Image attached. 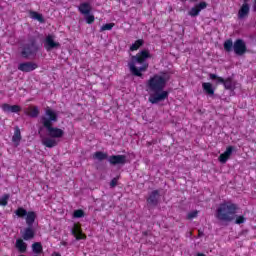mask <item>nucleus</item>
<instances>
[{
	"instance_id": "6",
	"label": "nucleus",
	"mask_w": 256,
	"mask_h": 256,
	"mask_svg": "<svg viewBox=\"0 0 256 256\" xmlns=\"http://www.w3.org/2000/svg\"><path fill=\"white\" fill-rule=\"evenodd\" d=\"M39 51V46L37 45V39L35 37H30L28 39V43L25 44L21 51V56L24 59L31 57V55H35Z\"/></svg>"
},
{
	"instance_id": "30",
	"label": "nucleus",
	"mask_w": 256,
	"mask_h": 256,
	"mask_svg": "<svg viewBox=\"0 0 256 256\" xmlns=\"http://www.w3.org/2000/svg\"><path fill=\"white\" fill-rule=\"evenodd\" d=\"M234 221H235L236 225H241V224L245 223V221H247V219L243 215L237 216V214H235Z\"/></svg>"
},
{
	"instance_id": "9",
	"label": "nucleus",
	"mask_w": 256,
	"mask_h": 256,
	"mask_svg": "<svg viewBox=\"0 0 256 256\" xmlns=\"http://www.w3.org/2000/svg\"><path fill=\"white\" fill-rule=\"evenodd\" d=\"M39 66L35 62H22L18 65V71H22V73H31V71H35Z\"/></svg>"
},
{
	"instance_id": "16",
	"label": "nucleus",
	"mask_w": 256,
	"mask_h": 256,
	"mask_svg": "<svg viewBox=\"0 0 256 256\" xmlns=\"http://www.w3.org/2000/svg\"><path fill=\"white\" fill-rule=\"evenodd\" d=\"M42 145L48 149H53V147H57V145H59V142H57L55 138H44L42 139Z\"/></svg>"
},
{
	"instance_id": "1",
	"label": "nucleus",
	"mask_w": 256,
	"mask_h": 256,
	"mask_svg": "<svg viewBox=\"0 0 256 256\" xmlns=\"http://www.w3.org/2000/svg\"><path fill=\"white\" fill-rule=\"evenodd\" d=\"M169 81V74L163 75L154 74L146 83L147 91L149 93L148 101L152 105H157L165 99H169V91L164 90Z\"/></svg>"
},
{
	"instance_id": "10",
	"label": "nucleus",
	"mask_w": 256,
	"mask_h": 256,
	"mask_svg": "<svg viewBox=\"0 0 256 256\" xmlns=\"http://www.w3.org/2000/svg\"><path fill=\"white\" fill-rule=\"evenodd\" d=\"M57 47H61V44L59 42H55L53 35L46 36L44 41V48L46 51L57 49Z\"/></svg>"
},
{
	"instance_id": "5",
	"label": "nucleus",
	"mask_w": 256,
	"mask_h": 256,
	"mask_svg": "<svg viewBox=\"0 0 256 256\" xmlns=\"http://www.w3.org/2000/svg\"><path fill=\"white\" fill-rule=\"evenodd\" d=\"M15 215L19 217L20 219H23V217H26V225H28L27 228L24 229V233L22 235L24 241H30V239H33L35 237V230H33V223H35V219H37V213L35 211H28L23 208L19 207L15 211Z\"/></svg>"
},
{
	"instance_id": "42",
	"label": "nucleus",
	"mask_w": 256,
	"mask_h": 256,
	"mask_svg": "<svg viewBox=\"0 0 256 256\" xmlns=\"http://www.w3.org/2000/svg\"><path fill=\"white\" fill-rule=\"evenodd\" d=\"M197 216V212H193V217H196Z\"/></svg>"
},
{
	"instance_id": "40",
	"label": "nucleus",
	"mask_w": 256,
	"mask_h": 256,
	"mask_svg": "<svg viewBox=\"0 0 256 256\" xmlns=\"http://www.w3.org/2000/svg\"><path fill=\"white\" fill-rule=\"evenodd\" d=\"M253 11H256V0H254Z\"/></svg>"
},
{
	"instance_id": "36",
	"label": "nucleus",
	"mask_w": 256,
	"mask_h": 256,
	"mask_svg": "<svg viewBox=\"0 0 256 256\" xmlns=\"http://www.w3.org/2000/svg\"><path fill=\"white\" fill-rule=\"evenodd\" d=\"M187 219H189V220L193 219V211L188 213Z\"/></svg>"
},
{
	"instance_id": "32",
	"label": "nucleus",
	"mask_w": 256,
	"mask_h": 256,
	"mask_svg": "<svg viewBox=\"0 0 256 256\" xmlns=\"http://www.w3.org/2000/svg\"><path fill=\"white\" fill-rule=\"evenodd\" d=\"M85 20L88 25H93V23H95V15L91 13L88 15H85Z\"/></svg>"
},
{
	"instance_id": "12",
	"label": "nucleus",
	"mask_w": 256,
	"mask_h": 256,
	"mask_svg": "<svg viewBox=\"0 0 256 256\" xmlns=\"http://www.w3.org/2000/svg\"><path fill=\"white\" fill-rule=\"evenodd\" d=\"M110 165H125L127 163V156L125 155H111L108 158Z\"/></svg>"
},
{
	"instance_id": "13",
	"label": "nucleus",
	"mask_w": 256,
	"mask_h": 256,
	"mask_svg": "<svg viewBox=\"0 0 256 256\" xmlns=\"http://www.w3.org/2000/svg\"><path fill=\"white\" fill-rule=\"evenodd\" d=\"M78 11L81 15H89L91 14V11H93V7L89 2H82L78 6Z\"/></svg>"
},
{
	"instance_id": "22",
	"label": "nucleus",
	"mask_w": 256,
	"mask_h": 256,
	"mask_svg": "<svg viewBox=\"0 0 256 256\" xmlns=\"http://www.w3.org/2000/svg\"><path fill=\"white\" fill-rule=\"evenodd\" d=\"M16 249H18L19 253H25L27 251V243H25L21 238L17 239Z\"/></svg>"
},
{
	"instance_id": "44",
	"label": "nucleus",
	"mask_w": 256,
	"mask_h": 256,
	"mask_svg": "<svg viewBox=\"0 0 256 256\" xmlns=\"http://www.w3.org/2000/svg\"><path fill=\"white\" fill-rule=\"evenodd\" d=\"M244 1V3H247V1H249V0H243Z\"/></svg>"
},
{
	"instance_id": "4",
	"label": "nucleus",
	"mask_w": 256,
	"mask_h": 256,
	"mask_svg": "<svg viewBox=\"0 0 256 256\" xmlns=\"http://www.w3.org/2000/svg\"><path fill=\"white\" fill-rule=\"evenodd\" d=\"M237 211H239V206H237V204L229 201L222 202L216 208L215 217L218 221L231 223V221H235Z\"/></svg>"
},
{
	"instance_id": "24",
	"label": "nucleus",
	"mask_w": 256,
	"mask_h": 256,
	"mask_svg": "<svg viewBox=\"0 0 256 256\" xmlns=\"http://www.w3.org/2000/svg\"><path fill=\"white\" fill-rule=\"evenodd\" d=\"M32 251L35 255H41V253H43V245L41 242H34L32 244Z\"/></svg>"
},
{
	"instance_id": "33",
	"label": "nucleus",
	"mask_w": 256,
	"mask_h": 256,
	"mask_svg": "<svg viewBox=\"0 0 256 256\" xmlns=\"http://www.w3.org/2000/svg\"><path fill=\"white\" fill-rule=\"evenodd\" d=\"M115 27V23H107L102 25L100 31H111Z\"/></svg>"
},
{
	"instance_id": "26",
	"label": "nucleus",
	"mask_w": 256,
	"mask_h": 256,
	"mask_svg": "<svg viewBox=\"0 0 256 256\" xmlns=\"http://www.w3.org/2000/svg\"><path fill=\"white\" fill-rule=\"evenodd\" d=\"M30 17L31 19H35L36 21H39V23H45V18H43V14H40L35 11H30Z\"/></svg>"
},
{
	"instance_id": "14",
	"label": "nucleus",
	"mask_w": 256,
	"mask_h": 256,
	"mask_svg": "<svg viewBox=\"0 0 256 256\" xmlns=\"http://www.w3.org/2000/svg\"><path fill=\"white\" fill-rule=\"evenodd\" d=\"M2 111L4 113H20L21 111V106L19 105H10L7 103L2 104Z\"/></svg>"
},
{
	"instance_id": "31",
	"label": "nucleus",
	"mask_w": 256,
	"mask_h": 256,
	"mask_svg": "<svg viewBox=\"0 0 256 256\" xmlns=\"http://www.w3.org/2000/svg\"><path fill=\"white\" fill-rule=\"evenodd\" d=\"M209 77L212 81H215V79H216L217 83H222V85H224V83H225V79L217 76L216 74H209Z\"/></svg>"
},
{
	"instance_id": "37",
	"label": "nucleus",
	"mask_w": 256,
	"mask_h": 256,
	"mask_svg": "<svg viewBox=\"0 0 256 256\" xmlns=\"http://www.w3.org/2000/svg\"><path fill=\"white\" fill-rule=\"evenodd\" d=\"M60 245H62L63 247H67V242L62 241V242H60Z\"/></svg>"
},
{
	"instance_id": "20",
	"label": "nucleus",
	"mask_w": 256,
	"mask_h": 256,
	"mask_svg": "<svg viewBox=\"0 0 256 256\" xmlns=\"http://www.w3.org/2000/svg\"><path fill=\"white\" fill-rule=\"evenodd\" d=\"M249 15V4H247V2H245L239 12H238V18L239 19H245V17H247Z\"/></svg>"
},
{
	"instance_id": "2",
	"label": "nucleus",
	"mask_w": 256,
	"mask_h": 256,
	"mask_svg": "<svg viewBox=\"0 0 256 256\" xmlns=\"http://www.w3.org/2000/svg\"><path fill=\"white\" fill-rule=\"evenodd\" d=\"M147 59H151V52L147 49H144L138 52L135 56H132L131 61L128 63L131 75L143 79V73L149 69V63L145 62Z\"/></svg>"
},
{
	"instance_id": "27",
	"label": "nucleus",
	"mask_w": 256,
	"mask_h": 256,
	"mask_svg": "<svg viewBox=\"0 0 256 256\" xmlns=\"http://www.w3.org/2000/svg\"><path fill=\"white\" fill-rule=\"evenodd\" d=\"M224 87L225 89H228L230 91H233L235 89V81L231 78H227L224 80Z\"/></svg>"
},
{
	"instance_id": "38",
	"label": "nucleus",
	"mask_w": 256,
	"mask_h": 256,
	"mask_svg": "<svg viewBox=\"0 0 256 256\" xmlns=\"http://www.w3.org/2000/svg\"><path fill=\"white\" fill-rule=\"evenodd\" d=\"M52 256H61V253H59V252H53V253H52Z\"/></svg>"
},
{
	"instance_id": "43",
	"label": "nucleus",
	"mask_w": 256,
	"mask_h": 256,
	"mask_svg": "<svg viewBox=\"0 0 256 256\" xmlns=\"http://www.w3.org/2000/svg\"><path fill=\"white\" fill-rule=\"evenodd\" d=\"M190 235H193V230H190Z\"/></svg>"
},
{
	"instance_id": "41",
	"label": "nucleus",
	"mask_w": 256,
	"mask_h": 256,
	"mask_svg": "<svg viewBox=\"0 0 256 256\" xmlns=\"http://www.w3.org/2000/svg\"><path fill=\"white\" fill-rule=\"evenodd\" d=\"M197 256H206V255L203 253H198Z\"/></svg>"
},
{
	"instance_id": "28",
	"label": "nucleus",
	"mask_w": 256,
	"mask_h": 256,
	"mask_svg": "<svg viewBox=\"0 0 256 256\" xmlns=\"http://www.w3.org/2000/svg\"><path fill=\"white\" fill-rule=\"evenodd\" d=\"M11 196L9 194H4L2 198H0V205L2 207H7V204L9 203V198Z\"/></svg>"
},
{
	"instance_id": "19",
	"label": "nucleus",
	"mask_w": 256,
	"mask_h": 256,
	"mask_svg": "<svg viewBox=\"0 0 256 256\" xmlns=\"http://www.w3.org/2000/svg\"><path fill=\"white\" fill-rule=\"evenodd\" d=\"M21 129H19V126H16L14 128V135L12 136V141L15 143L16 147H19V143H21Z\"/></svg>"
},
{
	"instance_id": "7",
	"label": "nucleus",
	"mask_w": 256,
	"mask_h": 256,
	"mask_svg": "<svg viewBox=\"0 0 256 256\" xmlns=\"http://www.w3.org/2000/svg\"><path fill=\"white\" fill-rule=\"evenodd\" d=\"M160 197L161 194L159 193V190H153L146 199L147 204L150 207H157V205H159Z\"/></svg>"
},
{
	"instance_id": "18",
	"label": "nucleus",
	"mask_w": 256,
	"mask_h": 256,
	"mask_svg": "<svg viewBox=\"0 0 256 256\" xmlns=\"http://www.w3.org/2000/svg\"><path fill=\"white\" fill-rule=\"evenodd\" d=\"M202 88L206 95H209L210 97H213V95H215V88L213 87V84H211L210 82H204L202 84Z\"/></svg>"
},
{
	"instance_id": "17",
	"label": "nucleus",
	"mask_w": 256,
	"mask_h": 256,
	"mask_svg": "<svg viewBox=\"0 0 256 256\" xmlns=\"http://www.w3.org/2000/svg\"><path fill=\"white\" fill-rule=\"evenodd\" d=\"M39 113V107L37 106H30L25 111V115H28V117H31L32 119L39 117Z\"/></svg>"
},
{
	"instance_id": "15",
	"label": "nucleus",
	"mask_w": 256,
	"mask_h": 256,
	"mask_svg": "<svg viewBox=\"0 0 256 256\" xmlns=\"http://www.w3.org/2000/svg\"><path fill=\"white\" fill-rule=\"evenodd\" d=\"M231 155H233V146H229L226 148V151L222 154H220L218 161H220V163H227V161H229V158L231 157Z\"/></svg>"
},
{
	"instance_id": "21",
	"label": "nucleus",
	"mask_w": 256,
	"mask_h": 256,
	"mask_svg": "<svg viewBox=\"0 0 256 256\" xmlns=\"http://www.w3.org/2000/svg\"><path fill=\"white\" fill-rule=\"evenodd\" d=\"M203 9H207L206 2H200V3L196 4L193 8V16L197 17V15H199V13H201V11H203Z\"/></svg>"
},
{
	"instance_id": "23",
	"label": "nucleus",
	"mask_w": 256,
	"mask_h": 256,
	"mask_svg": "<svg viewBox=\"0 0 256 256\" xmlns=\"http://www.w3.org/2000/svg\"><path fill=\"white\" fill-rule=\"evenodd\" d=\"M93 159H97L98 161H105V159H109V155L103 151H96L93 154Z\"/></svg>"
},
{
	"instance_id": "29",
	"label": "nucleus",
	"mask_w": 256,
	"mask_h": 256,
	"mask_svg": "<svg viewBox=\"0 0 256 256\" xmlns=\"http://www.w3.org/2000/svg\"><path fill=\"white\" fill-rule=\"evenodd\" d=\"M74 219H81L82 217H85V211L82 209L75 210L73 212Z\"/></svg>"
},
{
	"instance_id": "11",
	"label": "nucleus",
	"mask_w": 256,
	"mask_h": 256,
	"mask_svg": "<svg viewBox=\"0 0 256 256\" xmlns=\"http://www.w3.org/2000/svg\"><path fill=\"white\" fill-rule=\"evenodd\" d=\"M233 49L236 55H245L247 52V45L243 40L238 39L234 42Z\"/></svg>"
},
{
	"instance_id": "25",
	"label": "nucleus",
	"mask_w": 256,
	"mask_h": 256,
	"mask_svg": "<svg viewBox=\"0 0 256 256\" xmlns=\"http://www.w3.org/2000/svg\"><path fill=\"white\" fill-rule=\"evenodd\" d=\"M143 45H145V41L143 39H138L130 46V51H138Z\"/></svg>"
},
{
	"instance_id": "34",
	"label": "nucleus",
	"mask_w": 256,
	"mask_h": 256,
	"mask_svg": "<svg viewBox=\"0 0 256 256\" xmlns=\"http://www.w3.org/2000/svg\"><path fill=\"white\" fill-rule=\"evenodd\" d=\"M224 49L225 51H231L233 49V41L232 40H226L224 42Z\"/></svg>"
},
{
	"instance_id": "8",
	"label": "nucleus",
	"mask_w": 256,
	"mask_h": 256,
	"mask_svg": "<svg viewBox=\"0 0 256 256\" xmlns=\"http://www.w3.org/2000/svg\"><path fill=\"white\" fill-rule=\"evenodd\" d=\"M72 235L75 237L76 241L87 239V235L83 233V229H81V224L79 223H74L72 227Z\"/></svg>"
},
{
	"instance_id": "3",
	"label": "nucleus",
	"mask_w": 256,
	"mask_h": 256,
	"mask_svg": "<svg viewBox=\"0 0 256 256\" xmlns=\"http://www.w3.org/2000/svg\"><path fill=\"white\" fill-rule=\"evenodd\" d=\"M45 115L41 117V123L43 127H45L48 132L49 137L52 139H61L63 135H65V131L58 127H53V123H57L59 121V116H57V112L55 110L47 107L45 109Z\"/></svg>"
},
{
	"instance_id": "35",
	"label": "nucleus",
	"mask_w": 256,
	"mask_h": 256,
	"mask_svg": "<svg viewBox=\"0 0 256 256\" xmlns=\"http://www.w3.org/2000/svg\"><path fill=\"white\" fill-rule=\"evenodd\" d=\"M110 187H117V178H113L110 182Z\"/></svg>"
},
{
	"instance_id": "39",
	"label": "nucleus",
	"mask_w": 256,
	"mask_h": 256,
	"mask_svg": "<svg viewBox=\"0 0 256 256\" xmlns=\"http://www.w3.org/2000/svg\"><path fill=\"white\" fill-rule=\"evenodd\" d=\"M188 15H190V17H193V9L189 10Z\"/></svg>"
}]
</instances>
